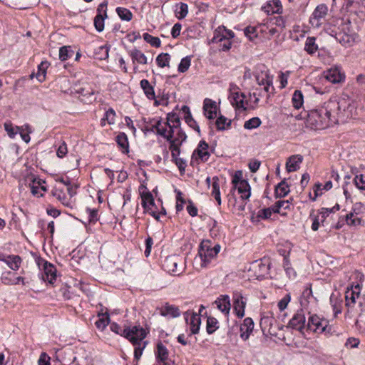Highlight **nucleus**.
<instances>
[{"instance_id":"1","label":"nucleus","mask_w":365,"mask_h":365,"mask_svg":"<svg viewBox=\"0 0 365 365\" xmlns=\"http://www.w3.org/2000/svg\"><path fill=\"white\" fill-rule=\"evenodd\" d=\"M350 106L349 101L346 98L334 97L329 101L324 103L321 108H317L322 122L326 118V128L331 126L338 123L339 118L344 116L343 113L349 108Z\"/></svg>"},{"instance_id":"2","label":"nucleus","mask_w":365,"mask_h":365,"mask_svg":"<svg viewBox=\"0 0 365 365\" xmlns=\"http://www.w3.org/2000/svg\"><path fill=\"white\" fill-rule=\"evenodd\" d=\"M221 246L212 244L210 240H202L200 243L198 257L201 267H207L220 252Z\"/></svg>"},{"instance_id":"3","label":"nucleus","mask_w":365,"mask_h":365,"mask_svg":"<svg viewBox=\"0 0 365 365\" xmlns=\"http://www.w3.org/2000/svg\"><path fill=\"white\" fill-rule=\"evenodd\" d=\"M292 118H294L296 120H302L306 118V125L314 130H322L326 128V118L324 119V123L319 118L320 114H319L317 109L312 110L309 113L304 112L299 114H290Z\"/></svg>"},{"instance_id":"4","label":"nucleus","mask_w":365,"mask_h":365,"mask_svg":"<svg viewBox=\"0 0 365 365\" xmlns=\"http://www.w3.org/2000/svg\"><path fill=\"white\" fill-rule=\"evenodd\" d=\"M255 77L258 85L264 86V91L269 96L274 91L272 86L273 77L264 65H259L256 68Z\"/></svg>"},{"instance_id":"5","label":"nucleus","mask_w":365,"mask_h":365,"mask_svg":"<svg viewBox=\"0 0 365 365\" xmlns=\"http://www.w3.org/2000/svg\"><path fill=\"white\" fill-rule=\"evenodd\" d=\"M234 36V33L231 30L227 29L225 26H219L214 32L212 42L219 43L221 50L227 51L231 48V39Z\"/></svg>"},{"instance_id":"6","label":"nucleus","mask_w":365,"mask_h":365,"mask_svg":"<svg viewBox=\"0 0 365 365\" xmlns=\"http://www.w3.org/2000/svg\"><path fill=\"white\" fill-rule=\"evenodd\" d=\"M307 329L317 334H324L325 335L331 334V327L329 324V322L317 315L309 317Z\"/></svg>"},{"instance_id":"7","label":"nucleus","mask_w":365,"mask_h":365,"mask_svg":"<svg viewBox=\"0 0 365 365\" xmlns=\"http://www.w3.org/2000/svg\"><path fill=\"white\" fill-rule=\"evenodd\" d=\"M229 99L231 104L237 110L245 111L249 108V100L244 93L239 91L238 88L230 89Z\"/></svg>"},{"instance_id":"8","label":"nucleus","mask_w":365,"mask_h":365,"mask_svg":"<svg viewBox=\"0 0 365 365\" xmlns=\"http://www.w3.org/2000/svg\"><path fill=\"white\" fill-rule=\"evenodd\" d=\"M361 286L359 284H351L345 292V306L351 311L355 306L357 299H361Z\"/></svg>"},{"instance_id":"9","label":"nucleus","mask_w":365,"mask_h":365,"mask_svg":"<svg viewBox=\"0 0 365 365\" xmlns=\"http://www.w3.org/2000/svg\"><path fill=\"white\" fill-rule=\"evenodd\" d=\"M328 14V7L324 4L318 5L309 18V23L314 28H319L325 21Z\"/></svg>"},{"instance_id":"10","label":"nucleus","mask_w":365,"mask_h":365,"mask_svg":"<svg viewBox=\"0 0 365 365\" xmlns=\"http://www.w3.org/2000/svg\"><path fill=\"white\" fill-rule=\"evenodd\" d=\"M146 334L145 330L140 326L125 327V338L133 345L142 342Z\"/></svg>"},{"instance_id":"11","label":"nucleus","mask_w":365,"mask_h":365,"mask_svg":"<svg viewBox=\"0 0 365 365\" xmlns=\"http://www.w3.org/2000/svg\"><path fill=\"white\" fill-rule=\"evenodd\" d=\"M287 327L303 333V330L307 327L306 317L303 309L298 310L293 315L292 319L289 320Z\"/></svg>"},{"instance_id":"12","label":"nucleus","mask_w":365,"mask_h":365,"mask_svg":"<svg viewBox=\"0 0 365 365\" xmlns=\"http://www.w3.org/2000/svg\"><path fill=\"white\" fill-rule=\"evenodd\" d=\"M97 15L94 18V26L98 32L104 29V20L107 17V3H101L97 9Z\"/></svg>"},{"instance_id":"13","label":"nucleus","mask_w":365,"mask_h":365,"mask_svg":"<svg viewBox=\"0 0 365 365\" xmlns=\"http://www.w3.org/2000/svg\"><path fill=\"white\" fill-rule=\"evenodd\" d=\"M324 77L332 83H339L344 81L345 74L339 67H333L324 72Z\"/></svg>"},{"instance_id":"14","label":"nucleus","mask_w":365,"mask_h":365,"mask_svg":"<svg viewBox=\"0 0 365 365\" xmlns=\"http://www.w3.org/2000/svg\"><path fill=\"white\" fill-rule=\"evenodd\" d=\"M232 300L235 313L239 318H242L245 316L246 301L244 299L242 295L238 292L233 294Z\"/></svg>"},{"instance_id":"15","label":"nucleus","mask_w":365,"mask_h":365,"mask_svg":"<svg viewBox=\"0 0 365 365\" xmlns=\"http://www.w3.org/2000/svg\"><path fill=\"white\" fill-rule=\"evenodd\" d=\"M139 192L142 199L143 207L145 210H149V208H152L155 205L152 193L143 185L139 187Z\"/></svg>"},{"instance_id":"16","label":"nucleus","mask_w":365,"mask_h":365,"mask_svg":"<svg viewBox=\"0 0 365 365\" xmlns=\"http://www.w3.org/2000/svg\"><path fill=\"white\" fill-rule=\"evenodd\" d=\"M43 272L41 278L44 282H48L49 284H53L56 279V269L51 263L43 261Z\"/></svg>"},{"instance_id":"17","label":"nucleus","mask_w":365,"mask_h":365,"mask_svg":"<svg viewBox=\"0 0 365 365\" xmlns=\"http://www.w3.org/2000/svg\"><path fill=\"white\" fill-rule=\"evenodd\" d=\"M182 262V259L179 256L177 255H171L168 256L165 258L164 263H163V267L164 269L168 272H172L174 274H179L178 265L180 262Z\"/></svg>"},{"instance_id":"18","label":"nucleus","mask_w":365,"mask_h":365,"mask_svg":"<svg viewBox=\"0 0 365 365\" xmlns=\"http://www.w3.org/2000/svg\"><path fill=\"white\" fill-rule=\"evenodd\" d=\"M217 106L215 101L205 98L203 102V113L206 118L212 120L216 118Z\"/></svg>"},{"instance_id":"19","label":"nucleus","mask_w":365,"mask_h":365,"mask_svg":"<svg viewBox=\"0 0 365 365\" xmlns=\"http://www.w3.org/2000/svg\"><path fill=\"white\" fill-rule=\"evenodd\" d=\"M254 326L255 324L252 318L247 317L243 320L240 328V337L242 340L246 341L249 339L254 329Z\"/></svg>"},{"instance_id":"20","label":"nucleus","mask_w":365,"mask_h":365,"mask_svg":"<svg viewBox=\"0 0 365 365\" xmlns=\"http://www.w3.org/2000/svg\"><path fill=\"white\" fill-rule=\"evenodd\" d=\"M155 356L158 361L163 363L162 365H170L168 361L169 351L161 341L157 344Z\"/></svg>"},{"instance_id":"21","label":"nucleus","mask_w":365,"mask_h":365,"mask_svg":"<svg viewBox=\"0 0 365 365\" xmlns=\"http://www.w3.org/2000/svg\"><path fill=\"white\" fill-rule=\"evenodd\" d=\"M208 148L209 145L205 140L200 141L197 148L193 152L192 157L197 154L202 162H207L210 156Z\"/></svg>"},{"instance_id":"22","label":"nucleus","mask_w":365,"mask_h":365,"mask_svg":"<svg viewBox=\"0 0 365 365\" xmlns=\"http://www.w3.org/2000/svg\"><path fill=\"white\" fill-rule=\"evenodd\" d=\"M303 161V156L301 155H293L290 156L286 163V170L288 173L295 172L300 168Z\"/></svg>"},{"instance_id":"23","label":"nucleus","mask_w":365,"mask_h":365,"mask_svg":"<svg viewBox=\"0 0 365 365\" xmlns=\"http://www.w3.org/2000/svg\"><path fill=\"white\" fill-rule=\"evenodd\" d=\"M215 304L219 310H220L225 316L230 313L231 304L230 297L228 295H221L215 302Z\"/></svg>"},{"instance_id":"24","label":"nucleus","mask_w":365,"mask_h":365,"mask_svg":"<svg viewBox=\"0 0 365 365\" xmlns=\"http://www.w3.org/2000/svg\"><path fill=\"white\" fill-rule=\"evenodd\" d=\"M237 190L242 200H247L251 195V187L247 180H242L233 186V190Z\"/></svg>"},{"instance_id":"25","label":"nucleus","mask_w":365,"mask_h":365,"mask_svg":"<svg viewBox=\"0 0 365 365\" xmlns=\"http://www.w3.org/2000/svg\"><path fill=\"white\" fill-rule=\"evenodd\" d=\"M140 85L147 98L150 100H155V104L159 105V102L155 100L154 88L150 82L147 79H143L140 81Z\"/></svg>"},{"instance_id":"26","label":"nucleus","mask_w":365,"mask_h":365,"mask_svg":"<svg viewBox=\"0 0 365 365\" xmlns=\"http://www.w3.org/2000/svg\"><path fill=\"white\" fill-rule=\"evenodd\" d=\"M48 65L49 63H48V61H42L38 66V68H37V71L36 72H33L31 75H30V78H33L34 77L36 78V79L39 81V82H43L45 81L46 79V70L47 68H48Z\"/></svg>"},{"instance_id":"27","label":"nucleus","mask_w":365,"mask_h":365,"mask_svg":"<svg viewBox=\"0 0 365 365\" xmlns=\"http://www.w3.org/2000/svg\"><path fill=\"white\" fill-rule=\"evenodd\" d=\"M145 122L147 124H151V127H149V125H143L142 130L145 134L154 132L155 130H156V133H158V129L161 128V119L159 118H148V121Z\"/></svg>"},{"instance_id":"28","label":"nucleus","mask_w":365,"mask_h":365,"mask_svg":"<svg viewBox=\"0 0 365 365\" xmlns=\"http://www.w3.org/2000/svg\"><path fill=\"white\" fill-rule=\"evenodd\" d=\"M186 321L190 325L192 334H195L198 333L201 324L200 316L195 313H192L190 317L188 316L186 317Z\"/></svg>"},{"instance_id":"29","label":"nucleus","mask_w":365,"mask_h":365,"mask_svg":"<svg viewBox=\"0 0 365 365\" xmlns=\"http://www.w3.org/2000/svg\"><path fill=\"white\" fill-rule=\"evenodd\" d=\"M182 111L184 113V118L186 123L200 134V127L197 122L192 118L189 107L187 106H183L182 108Z\"/></svg>"},{"instance_id":"30","label":"nucleus","mask_w":365,"mask_h":365,"mask_svg":"<svg viewBox=\"0 0 365 365\" xmlns=\"http://www.w3.org/2000/svg\"><path fill=\"white\" fill-rule=\"evenodd\" d=\"M160 314L163 317H178L180 312L178 307L166 303L160 309Z\"/></svg>"},{"instance_id":"31","label":"nucleus","mask_w":365,"mask_h":365,"mask_svg":"<svg viewBox=\"0 0 365 365\" xmlns=\"http://www.w3.org/2000/svg\"><path fill=\"white\" fill-rule=\"evenodd\" d=\"M264 26H262V24L257 26H247L245 30L244 33L245 35L250 40L253 41L255 38L257 37L258 34L259 32L263 33L266 31L264 29Z\"/></svg>"},{"instance_id":"32","label":"nucleus","mask_w":365,"mask_h":365,"mask_svg":"<svg viewBox=\"0 0 365 365\" xmlns=\"http://www.w3.org/2000/svg\"><path fill=\"white\" fill-rule=\"evenodd\" d=\"M115 141H116L118 145L122 150V152L123 153H128L129 152V143H128V137L125 133H120L115 137Z\"/></svg>"},{"instance_id":"33","label":"nucleus","mask_w":365,"mask_h":365,"mask_svg":"<svg viewBox=\"0 0 365 365\" xmlns=\"http://www.w3.org/2000/svg\"><path fill=\"white\" fill-rule=\"evenodd\" d=\"M274 322V317L271 314L262 316L259 324L262 331L267 330L270 332V329Z\"/></svg>"},{"instance_id":"34","label":"nucleus","mask_w":365,"mask_h":365,"mask_svg":"<svg viewBox=\"0 0 365 365\" xmlns=\"http://www.w3.org/2000/svg\"><path fill=\"white\" fill-rule=\"evenodd\" d=\"M330 303L332 306L335 315L341 313L343 299L341 297L332 294L330 297Z\"/></svg>"},{"instance_id":"35","label":"nucleus","mask_w":365,"mask_h":365,"mask_svg":"<svg viewBox=\"0 0 365 365\" xmlns=\"http://www.w3.org/2000/svg\"><path fill=\"white\" fill-rule=\"evenodd\" d=\"M180 124V118L175 113L168 114L166 125L171 129L172 133L175 132V129L179 128Z\"/></svg>"},{"instance_id":"36","label":"nucleus","mask_w":365,"mask_h":365,"mask_svg":"<svg viewBox=\"0 0 365 365\" xmlns=\"http://www.w3.org/2000/svg\"><path fill=\"white\" fill-rule=\"evenodd\" d=\"M212 195L215 197L217 202L218 205H221V197L220 191L219 178L215 176L212 178Z\"/></svg>"},{"instance_id":"37","label":"nucleus","mask_w":365,"mask_h":365,"mask_svg":"<svg viewBox=\"0 0 365 365\" xmlns=\"http://www.w3.org/2000/svg\"><path fill=\"white\" fill-rule=\"evenodd\" d=\"M289 192V188L285 180L281 181L275 187L274 194L277 198L286 196Z\"/></svg>"},{"instance_id":"38","label":"nucleus","mask_w":365,"mask_h":365,"mask_svg":"<svg viewBox=\"0 0 365 365\" xmlns=\"http://www.w3.org/2000/svg\"><path fill=\"white\" fill-rule=\"evenodd\" d=\"M29 180L32 195L36 197L43 196V193L40 192L41 180H37L32 176L29 178Z\"/></svg>"},{"instance_id":"39","label":"nucleus","mask_w":365,"mask_h":365,"mask_svg":"<svg viewBox=\"0 0 365 365\" xmlns=\"http://www.w3.org/2000/svg\"><path fill=\"white\" fill-rule=\"evenodd\" d=\"M304 50L310 55L314 54L318 50V45L316 43V38L309 36L306 39Z\"/></svg>"},{"instance_id":"40","label":"nucleus","mask_w":365,"mask_h":365,"mask_svg":"<svg viewBox=\"0 0 365 365\" xmlns=\"http://www.w3.org/2000/svg\"><path fill=\"white\" fill-rule=\"evenodd\" d=\"M133 63L135 61L140 64H147V57L138 49H133L130 51Z\"/></svg>"},{"instance_id":"41","label":"nucleus","mask_w":365,"mask_h":365,"mask_svg":"<svg viewBox=\"0 0 365 365\" xmlns=\"http://www.w3.org/2000/svg\"><path fill=\"white\" fill-rule=\"evenodd\" d=\"M12 270L19 269L21 259L19 255H8L6 256L5 262Z\"/></svg>"},{"instance_id":"42","label":"nucleus","mask_w":365,"mask_h":365,"mask_svg":"<svg viewBox=\"0 0 365 365\" xmlns=\"http://www.w3.org/2000/svg\"><path fill=\"white\" fill-rule=\"evenodd\" d=\"M188 13V6L185 3H178L175 4V15L178 19H182L186 17Z\"/></svg>"},{"instance_id":"43","label":"nucleus","mask_w":365,"mask_h":365,"mask_svg":"<svg viewBox=\"0 0 365 365\" xmlns=\"http://www.w3.org/2000/svg\"><path fill=\"white\" fill-rule=\"evenodd\" d=\"M265 9L268 13L281 14L282 12V5L280 0H272L267 4Z\"/></svg>"},{"instance_id":"44","label":"nucleus","mask_w":365,"mask_h":365,"mask_svg":"<svg viewBox=\"0 0 365 365\" xmlns=\"http://www.w3.org/2000/svg\"><path fill=\"white\" fill-rule=\"evenodd\" d=\"M336 39L344 46H349L354 41L351 36L341 32L336 34Z\"/></svg>"},{"instance_id":"45","label":"nucleus","mask_w":365,"mask_h":365,"mask_svg":"<svg viewBox=\"0 0 365 365\" xmlns=\"http://www.w3.org/2000/svg\"><path fill=\"white\" fill-rule=\"evenodd\" d=\"M176 130V134L175 132L173 133V138H171L168 142L173 143L178 145H182L184 141H185L187 138V135L184 131H182L180 128Z\"/></svg>"},{"instance_id":"46","label":"nucleus","mask_w":365,"mask_h":365,"mask_svg":"<svg viewBox=\"0 0 365 365\" xmlns=\"http://www.w3.org/2000/svg\"><path fill=\"white\" fill-rule=\"evenodd\" d=\"M115 112L113 108H109L106 111L103 118L101 119V124L102 126L106 125V122L108 124L111 125L115 123Z\"/></svg>"},{"instance_id":"47","label":"nucleus","mask_w":365,"mask_h":365,"mask_svg":"<svg viewBox=\"0 0 365 365\" xmlns=\"http://www.w3.org/2000/svg\"><path fill=\"white\" fill-rule=\"evenodd\" d=\"M292 101L294 108L295 109H299L302 106L304 103L302 93L299 90H296L293 93Z\"/></svg>"},{"instance_id":"48","label":"nucleus","mask_w":365,"mask_h":365,"mask_svg":"<svg viewBox=\"0 0 365 365\" xmlns=\"http://www.w3.org/2000/svg\"><path fill=\"white\" fill-rule=\"evenodd\" d=\"M215 125L218 130H224L231 125V120L223 115H220L215 121Z\"/></svg>"},{"instance_id":"49","label":"nucleus","mask_w":365,"mask_h":365,"mask_svg":"<svg viewBox=\"0 0 365 365\" xmlns=\"http://www.w3.org/2000/svg\"><path fill=\"white\" fill-rule=\"evenodd\" d=\"M170 60V56L168 53H162L159 54L156 58V62L159 67H169V63Z\"/></svg>"},{"instance_id":"50","label":"nucleus","mask_w":365,"mask_h":365,"mask_svg":"<svg viewBox=\"0 0 365 365\" xmlns=\"http://www.w3.org/2000/svg\"><path fill=\"white\" fill-rule=\"evenodd\" d=\"M116 12H117L118 16L123 21H129L133 18L132 12L126 8L118 7L116 9Z\"/></svg>"},{"instance_id":"51","label":"nucleus","mask_w":365,"mask_h":365,"mask_svg":"<svg viewBox=\"0 0 365 365\" xmlns=\"http://www.w3.org/2000/svg\"><path fill=\"white\" fill-rule=\"evenodd\" d=\"M290 205L289 200H279L272 206V210L274 213H281L282 208L284 210H289Z\"/></svg>"},{"instance_id":"52","label":"nucleus","mask_w":365,"mask_h":365,"mask_svg":"<svg viewBox=\"0 0 365 365\" xmlns=\"http://www.w3.org/2000/svg\"><path fill=\"white\" fill-rule=\"evenodd\" d=\"M4 127L11 138H14L18 132H20V128L18 126L14 128L10 121L5 122Z\"/></svg>"},{"instance_id":"53","label":"nucleus","mask_w":365,"mask_h":365,"mask_svg":"<svg viewBox=\"0 0 365 365\" xmlns=\"http://www.w3.org/2000/svg\"><path fill=\"white\" fill-rule=\"evenodd\" d=\"M218 321L212 317H207V332L209 334L214 333L218 329Z\"/></svg>"},{"instance_id":"54","label":"nucleus","mask_w":365,"mask_h":365,"mask_svg":"<svg viewBox=\"0 0 365 365\" xmlns=\"http://www.w3.org/2000/svg\"><path fill=\"white\" fill-rule=\"evenodd\" d=\"M261 120L258 117H254L245 121L244 128L247 130L257 128L261 125Z\"/></svg>"},{"instance_id":"55","label":"nucleus","mask_w":365,"mask_h":365,"mask_svg":"<svg viewBox=\"0 0 365 365\" xmlns=\"http://www.w3.org/2000/svg\"><path fill=\"white\" fill-rule=\"evenodd\" d=\"M110 318L108 314H103L101 317L96 322V326L98 329L103 330L109 324Z\"/></svg>"},{"instance_id":"56","label":"nucleus","mask_w":365,"mask_h":365,"mask_svg":"<svg viewBox=\"0 0 365 365\" xmlns=\"http://www.w3.org/2000/svg\"><path fill=\"white\" fill-rule=\"evenodd\" d=\"M143 39L149 43L152 46L158 48L160 46V40L158 37L153 36L152 35L149 34L148 33H145L143 34Z\"/></svg>"},{"instance_id":"57","label":"nucleus","mask_w":365,"mask_h":365,"mask_svg":"<svg viewBox=\"0 0 365 365\" xmlns=\"http://www.w3.org/2000/svg\"><path fill=\"white\" fill-rule=\"evenodd\" d=\"M69 46H63L59 49V58L62 61H65L73 55V51H71Z\"/></svg>"},{"instance_id":"58","label":"nucleus","mask_w":365,"mask_h":365,"mask_svg":"<svg viewBox=\"0 0 365 365\" xmlns=\"http://www.w3.org/2000/svg\"><path fill=\"white\" fill-rule=\"evenodd\" d=\"M191 59L190 56H186L182 58L179 66H178V71L181 73H184L187 71L190 66Z\"/></svg>"},{"instance_id":"59","label":"nucleus","mask_w":365,"mask_h":365,"mask_svg":"<svg viewBox=\"0 0 365 365\" xmlns=\"http://www.w3.org/2000/svg\"><path fill=\"white\" fill-rule=\"evenodd\" d=\"M354 184L361 190H365V175L361 174L355 176Z\"/></svg>"},{"instance_id":"60","label":"nucleus","mask_w":365,"mask_h":365,"mask_svg":"<svg viewBox=\"0 0 365 365\" xmlns=\"http://www.w3.org/2000/svg\"><path fill=\"white\" fill-rule=\"evenodd\" d=\"M134 346H135L134 357L138 361L140 359V358L142 356L143 351L146 346V342L142 341V342L138 343L136 345H134Z\"/></svg>"},{"instance_id":"61","label":"nucleus","mask_w":365,"mask_h":365,"mask_svg":"<svg viewBox=\"0 0 365 365\" xmlns=\"http://www.w3.org/2000/svg\"><path fill=\"white\" fill-rule=\"evenodd\" d=\"M283 266H284V270H285L287 274L288 275V277L289 278L294 277L296 276L295 271L291 267V264H290L289 260L286 257L284 258Z\"/></svg>"},{"instance_id":"62","label":"nucleus","mask_w":365,"mask_h":365,"mask_svg":"<svg viewBox=\"0 0 365 365\" xmlns=\"http://www.w3.org/2000/svg\"><path fill=\"white\" fill-rule=\"evenodd\" d=\"M290 300H291L290 294L288 293V294H285L283 297V298L279 300V302H278V304H277V307H278L279 309L281 312L284 311L287 308V307L288 304L289 303Z\"/></svg>"},{"instance_id":"63","label":"nucleus","mask_w":365,"mask_h":365,"mask_svg":"<svg viewBox=\"0 0 365 365\" xmlns=\"http://www.w3.org/2000/svg\"><path fill=\"white\" fill-rule=\"evenodd\" d=\"M269 24L271 26L275 25L280 28H284L286 26L285 21L283 16H278L270 19Z\"/></svg>"},{"instance_id":"64","label":"nucleus","mask_w":365,"mask_h":365,"mask_svg":"<svg viewBox=\"0 0 365 365\" xmlns=\"http://www.w3.org/2000/svg\"><path fill=\"white\" fill-rule=\"evenodd\" d=\"M185 200L182 197V192L178 191L176 196V211L180 212L183 210Z\"/></svg>"}]
</instances>
